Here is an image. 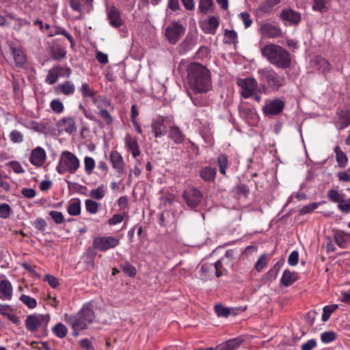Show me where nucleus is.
<instances>
[{"label": "nucleus", "mask_w": 350, "mask_h": 350, "mask_svg": "<svg viewBox=\"0 0 350 350\" xmlns=\"http://www.w3.org/2000/svg\"><path fill=\"white\" fill-rule=\"evenodd\" d=\"M187 72L189 86L195 93H206L212 89L211 72L206 66L191 62L187 66Z\"/></svg>", "instance_id": "nucleus-1"}, {"label": "nucleus", "mask_w": 350, "mask_h": 350, "mask_svg": "<svg viewBox=\"0 0 350 350\" xmlns=\"http://www.w3.org/2000/svg\"><path fill=\"white\" fill-rule=\"evenodd\" d=\"M261 53L270 64L278 68L286 69L291 67V54L280 45L268 44L261 49Z\"/></svg>", "instance_id": "nucleus-2"}, {"label": "nucleus", "mask_w": 350, "mask_h": 350, "mask_svg": "<svg viewBox=\"0 0 350 350\" xmlns=\"http://www.w3.org/2000/svg\"><path fill=\"white\" fill-rule=\"evenodd\" d=\"M258 80L263 91H278L285 83V78L279 75L272 68L259 69L257 72Z\"/></svg>", "instance_id": "nucleus-3"}, {"label": "nucleus", "mask_w": 350, "mask_h": 350, "mask_svg": "<svg viewBox=\"0 0 350 350\" xmlns=\"http://www.w3.org/2000/svg\"><path fill=\"white\" fill-rule=\"evenodd\" d=\"M65 321L72 328L85 329L88 324L93 322L95 316L94 312L90 304L84 305L79 312L74 315H64Z\"/></svg>", "instance_id": "nucleus-4"}, {"label": "nucleus", "mask_w": 350, "mask_h": 350, "mask_svg": "<svg viewBox=\"0 0 350 350\" xmlns=\"http://www.w3.org/2000/svg\"><path fill=\"white\" fill-rule=\"evenodd\" d=\"M185 31V28L179 22L173 21L165 29V35L170 44H176Z\"/></svg>", "instance_id": "nucleus-5"}, {"label": "nucleus", "mask_w": 350, "mask_h": 350, "mask_svg": "<svg viewBox=\"0 0 350 350\" xmlns=\"http://www.w3.org/2000/svg\"><path fill=\"white\" fill-rule=\"evenodd\" d=\"M183 197L187 205L191 208H194L200 204L202 194L199 189L195 187H189L184 191Z\"/></svg>", "instance_id": "nucleus-6"}, {"label": "nucleus", "mask_w": 350, "mask_h": 350, "mask_svg": "<svg viewBox=\"0 0 350 350\" xmlns=\"http://www.w3.org/2000/svg\"><path fill=\"white\" fill-rule=\"evenodd\" d=\"M118 239L113 237H99L93 240V247L100 251H106L114 248L119 244Z\"/></svg>", "instance_id": "nucleus-7"}, {"label": "nucleus", "mask_w": 350, "mask_h": 350, "mask_svg": "<svg viewBox=\"0 0 350 350\" xmlns=\"http://www.w3.org/2000/svg\"><path fill=\"white\" fill-rule=\"evenodd\" d=\"M60 159L70 174H75L80 167L79 159L71 152L64 151L61 154Z\"/></svg>", "instance_id": "nucleus-8"}, {"label": "nucleus", "mask_w": 350, "mask_h": 350, "mask_svg": "<svg viewBox=\"0 0 350 350\" xmlns=\"http://www.w3.org/2000/svg\"><path fill=\"white\" fill-rule=\"evenodd\" d=\"M285 107V102L279 98L268 101L262 107V111L266 116H277L282 113Z\"/></svg>", "instance_id": "nucleus-9"}, {"label": "nucleus", "mask_w": 350, "mask_h": 350, "mask_svg": "<svg viewBox=\"0 0 350 350\" xmlns=\"http://www.w3.org/2000/svg\"><path fill=\"white\" fill-rule=\"evenodd\" d=\"M237 84L241 88V95L245 98H250L258 85L256 80L254 78L240 79Z\"/></svg>", "instance_id": "nucleus-10"}, {"label": "nucleus", "mask_w": 350, "mask_h": 350, "mask_svg": "<svg viewBox=\"0 0 350 350\" xmlns=\"http://www.w3.org/2000/svg\"><path fill=\"white\" fill-rule=\"evenodd\" d=\"M50 321V315L49 314H42V315H36L31 314L27 316L25 321V326L26 328L31 332L36 331L38 327L42 323H45L47 324Z\"/></svg>", "instance_id": "nucleus-11"}, {"label": "nucleus", "mask_w": 350, "mask_h": 350, "mask_svg": "<svg viewBox=\"0 0 350 350\" xmlns=\"http://www.w3.org/2000/svg\"><path fill=\"white\" fill-rule=\"evenodd\" d=\"M312 64L317 70L323 75H327L332 70L329 62L321 55L314 56L312 59Z\"/></svg>", "instance_id": "nucleus-12"}, {"label": "nucleus", "mask_w": 350, "mask_h": 350, "mask_svg": "<svg viewBox=\"0 0 350 350\" xmlns=\"http://www.w3.org/2000/svg\"><path fill=\"white\" fill-rule=\"evenodd\" d=\"M109 161L117 174L119 176L122 175L124 170V161L121 154L117 150H112L109 154Z\"/></svg>", "instance_id": "nucleus-13"}, {"label": "nucleus", "mask_w": 350, "mask_h": 350, "mask_svg": "<svg viewBox=\"0 0 350 350\" xmlns=\"http://www.w3.org/2000/svg\"><path fill=\"white\" fill-rule=\"evenodd\" d=\"M46 159V154L44 148L38 146L32 150L29 161L36 167H41L44 165Z\"/></svg>", "instance_id": "nucleus-14"}, {"label": "nucleus", "mask_w": 350, "mask_h": 350, "mask_svg": "<svg viewBox=\"0 0 350 350\" xmlns=\"http://www.w3.org/2000/svg\"><path fill=\"white\" fill-rule=\"evenodd\" d=\"M260 31L262 36L269 38L281 37L282 30L280 27L270 23H265L260 26Z\"/></svg>", "instance_id": "nucleus-15"}, {"label": "nucleus", "mask_w": 350, "mask_h": 350, "mask_svg": "<svg viewBox=\"0 0 350 350\" xmlns=\"http://www.w3.org/2000/svg\"><path fill=\"white\" fill-rule=\"evenodd\" d=\"M59 131H65L68 133H72L77 131L75 120L72 117H64L57 123Z\"/></svg>", "instance_id": "nucleus-16"}, {"label": "nucleus", "mask_w": 350, "mask_h": 350, "mask_svg": "<svg viewBox=\"0 0 350 350\" xmlns=\"http://www.w3.org/2000/svg\"><path fill=\"white\" fill-rule=\"evenodd\" d=\"M107 18L109 21V24L115 28H118L123 24L122 19L121 18V13L115 6H111L108 9Z\"/></svg>", "instance_id": "nucleus-17"}, {"label": "nucleus", "mask_w": 350, "mask_h": 350, "mask_svg": "<svg viewBox=\"0 0 350 350\" xmlns=\"http://www.w3.org/2000/svg\"><path fill=\"white\" fill-rule=\"evenodd\" d=\"M152 131L155 137H161L167 132L165 125V118L160 116L151 124Z\"/></svg>", "instance_id": "nucleus-18"}, {"label": "nucleus", "mask_w": 350, "mask_h": 350, "mask_svg": "<svg viewBox=\"0 0 350 350\" xmlns=\"http://www.w3.org/2000/svg\"><path fill=\"white\" fill-rule=\"evenodd\" d=\"M125 146L128 151L131 152L133 157L137 158L140 155L141 151L136 138L130 135H126L124 138Z\"/></svg>", "instance_id": "nucleus-19"}, {"label": "nucleus", "mask_w": 350, "mask_h": 350, "mask_svg": "<svg viewBox=\"0 0 350 350\" xmlns=\"http://www.w3.org/2000/svg\"><path fill=\"white\" fill-rule=\"evenodd\" d=\"M13 288L10 282L6 279L0 281V298L10 300L12 297Z\"/></svg>", "instance_id": "nucleus-20"}, {"label": "nucleus", "mask_w": 350, "mask_h": 350, "mask_svg": "<svg viewBox=\"0 0 350 350\" xmlns=\"http://www.w3.org/2000/svg\"><path fill=\"white\" fill-rule=\"evenodd\" d=\"M56 94H63L66 96L72 95L75 92V86L70 81H66L59 83L55 88Z\"/></svg>", "instance_id": "nucleus-21"}, {"label": "nucleus", "mask_w": 350, "mask_h": 350, "mask_svg": "<svg viewBox=\"0 0 350 350\" xmlns=\"http://www.w3.org/2000/svg\"><path fill=\"white\" fill-rule=\"evenodd\" d=\"M217 174L215 167L206 166L202 167L199 172L200 177L205 182H214Z\"/></svg>", "instance_id": "nucleus-22"}, {"label": "nucleus", "mask_w": 350, "mask_h": 350, "mask_svg": "<svg viewBox=\"0 0 350 350\" xmlns=\"http://www.w3.org/2000/svg\"><path fill=\"white\" fill-rule=\"evenodd\" d=\"M336 243L341 248H350V234L336 232L334 234Z\"/></svg>", "instance_id": "nucleus-23"}, {"label": "nucleus", "mask_w": 350, "mask_h": 350, "mask_svg": "<svg viewBox=\"0 0 350 350\" xmlns=\"http://www.w3.org/2000/svg\"><path fill=\"white\" fill-rule=\"evenodd\" d=\"M280 17L291 24H297L301 20V15L291 9L282 10Z\"/></svg>", "instance_id": "nucleus-24"}, {"label": "nucleus", "mask_w": 350, "mask_h": 350, "mask_svg": "<svg viewBox=\"0 0 350 350\" xmlns=\"http://www.w3.org/2000/svg\"><path fill=\"white\" fill-rule=\"evenodd\" d=\"M66 51L65 47L62 45L55 44L53 42V45L51 47V56L53 59L60 61L61 59L66 57Z\"/></svg>", "instance_id": "nucleus-25"}, {"label": "nucleus", "mask_w": 350, "mask_h": 350, "mask_svg": "<svg viewBox=\"0 0 350 350\" xmlns=\"http://www.w3.org/2000/svg\"><path fill=\"white\" fill-rule=\"evenodd\" d=\"M216 163L218 166L219 173L224 176H227L226 171L230 166L228 156L225 154H219L216 159Z\"/></svg>", "instance_id": "nucleus-26"}, {"label": "nucleus", "mask_w": 350, "mask_h": 350, "mask_svg": "<svg viewBox=\"0 0 350 350\" xmlns=\"http://www.w3.org/2000/svg\"><path fill=\"white\" fill-rule=\"evenodd\" d=\"M56 35H62L65 36L70 42L71 46L75 44V40L71 34H70L64 28L59 26H54L49 31L48 36L53 37Z\"/></svg>", "instance_id": "nucleus-27"}, {"label": "nucleus", "mask_w": 350, "mask_h": 350, "mask_svg": "<svg viewBox=\"0 0 350 350\" xmlns=\"http://www.w3.org/2000/svg\"><path fill=\"white\" fill-rule=\"evenodd\" d=\"M169 137L177 144H182L185 139V135L176 126H173L170 128Z\"/></svg>", "instance_id": "nucleus-28"}, {"label": "nucleus", "mask_w": 350, "mask_h": 350, "mask_svg": "<svg viewBox=\"0 0 350 350\" xmlns=\"http://www.w3.org/2000/svg\"><path fill=\"white\" fill-rule=\"evenodd\" d=\"M219 18L216 16H211L208 21L204 25V31L206 33L215 34L219 27Z\"/></svg>", "instance_id": "nucleus-29"}, {"label": "nucleus", "mask_w": 350, "mask_h": 350, "mask_svg": "<svg viewBox=\"0 0 350 350\" xmlns=\"http://www.w3.org/2000/svg\"><path fill=\"white\" fill-rule=\"evenodd\" d=\"M280 3V0H265L259 5L257 11L261 14H267L271 12L273 8Z\"/></svg>", "instance_id": "nucleus-30"}, {"label": "nucleus", "mask_w": 350, "mask_h": 350, "mask_svg": "<svg viewBox=\"0 0 350 350\" xmlns=\"http://www.w3.org/2000/svg\"><path fill=\"white\" fill-rule=\"evenodd\" d=\"M334 152L336 154V160L338 166L342 168L345 167L347 165L349 161L347 156L338 146H336L334 148Z\"/></svg>", "instance_id": "nucleus-31"}, {"label": "nucleus", "mask_w": 350, "mask_h": 350, "mask_svg": "<svg viewBox=\"0 0 350 350\" xmlns=\"http://www.w3.org/2000/svg\"><path fill=\"white\" fill-rule=\"evenodd\" d=\"M12 53L16 66L22 67L26 62V57L22 49L19 48H13Z\"/></svg>", "instance_id": "nucleus-32"}, {"label": "nucleus", "mask_w": 350, "mask_h": 350, "mask_svg": "<svg viewBox=\"0 0 350 350\" xmlns=\"http://www.w3.org/2000/svg\"><path fill=\"white\" fill-rule=\"evenodd\" d=\"M79 90L83 98H90L92 99L94 102L96 101L95 96L96 91L91 88L89 83H83Z\"/></svg>", "instance_id": "nucleus-33"}, {"label": "nucleus", "mask_w": 350, "mask_h": 350, "mask_svg": "<svg viewBox=\"0 0 350 350\" xmlns=\"http://www.w3.org/2000/svg\"><path fill=\"white\" fill-rule=\"evenodd\" d=\"M57 69H61L60 68H55L54 66L51 69L49 70L48 75L45 79V82L49 85H53L55 83L59 77V72Z\"/></svg>", "instance_id": "nucleus-34"}, {"label": "nucleus", "mask_w": 350, "mask_h": 350, "mask_svg": "<svg viewBox=\"0 0 350 350\" xmlns=\"http://www.w3.org/2000/svg\"><path fill=\"white\" fill-rule=\"evenodd\" d=\"M295 281V274L289 270L286 269L281 278V283L285 286L291 285Z\"/></svg>", "instance_id": "nucleus-35"}, {"label": "nucleus", "mask_w": 350, "mask_h": 350, "mask_svg": "<svg viewBox=\"0 0 350 350\" xmlns=\"http://www.w3.org/2000/svg\"><path fill=\"white\" fill-rule=\"evenodd\" d=\"M52 331L53 334L59 338H64L68 334V329L65 325L62 323H59L55 325L53 328Z\"/></svg>", "instance_id": "nucleus-36"}, {"label": "nucleus", "mask_w": 350, "mask_h": 350, "mask_svg": "<svg viewBox=\"0 0 350 350\" xmlns=\"http://www.w3.org/2000/svg\"><path fill=\"white\" fill-rule=\"evenodd\" d=\"M225 43L236 44L238 42V36L234 30L226 29L224 32Z\"/></svg>", "instance_id": "nucleus-37"}, {"label": "nucleus", "mask_w": 350, "mask_h": 350, "mask_svg": "<svg viewBox=\"0 0 350 350\" xmlns=\"http://www.w3.org/2000/svg\"><path fill=\"white\" fill-rule=\"evenodd\" d=\"M213 5V0H200L198 7L199 12L202 14H206Z\"/></svg>", "instance_id": "nucleus-38"}, {"label": "nucleus", "mask_w": 350, "mask_h": 350, "mask_svg": "<svg viewBox=\"0 0 350 350\" xmlns=\"http://www.w3.org/2000/svg\"><path fill=\"white\" fill-rule=\"evenodd\" d=\"M120 269L125 274L130 277H134L137 273L135 267L128 262L121 264Z\"/></svg>", "instance_id": "nucleus-39"}, {"label": "nucleus", "mask_w": 350, "mask_h": 350, "mask_svg": "<svg viewBox=\"0 0 350 350\" xmlns=\"http://www.w3.org/2000/svg\"><path fill=\"white\" fill-rule=\"evenodd\" d=\"M338 306L337 304H333L330 306H326L323 309L322 321H327L332 312H334Z\"/></svg>", "instance_id": "nucleus-40"}, {"label": "nucleus", "mask_w": 350, "mask_h": 350, "mask_svg": "<svg viewBox=\"0 0 350 350\" xmlns=\"http://www.w3.org/2000/svg\"><path fill=\"white\" fill-rule=\"evenodd\" d=\"M68 212L70 215L72 216H77L79 215L81 212L80 202L79 200L72 202L68 207Z\"/></svg>", "instance_id": "nucleus-41"}, {"label": "nucleus", "mask_w": 350, "mask_h": 350, "mask_svg": "<svg viewBox=\"0 0 350 350\" xmlns=\"http://www.w3.org/2000/svg\"><path fill=\"white\" fill-rule=\"evenodd\" d=\"M20 300L31 309L35 308L37 306L36 300L34 298H32L26 295H22L20 297Z\"/></svg>", "instance_id": "nucleus-42"}, {"label": "nucleus", "mask_w": 350, "mask_h": 350, "mask_svg": "<svg viewBox=\"0 0 350 350\" xmlns=\"http://www.w3.org/2000/svg\"><path fill=\"white\" fill-rule=\"evenodd\" d=\"M84 165L85 172L88 174H92L95 167L94 159L90 157H85L84 158Z\"/></svg>", "instance_id": "nucleus-43"}, {"label": "nucleus", "mask_w": 350, "mask_h": 350, "mask_svg": "<svg viewBox=\"0 0 350 350\" xmlns=\"http://www.w3.org/2000/svg\"><path fill=\"white\" fill-rule=\"evenodd\" d=\"M327 196L330 201L336 203H340L343 199V196L335 189H329L327 192Z\"/></svg>", "instance_id": "nucleus-44"}, {"label": "nucleus", "mask_w": 350, "mask_h": 350, "mask_svg": "<svg viewBox=\"0 0 350 350\" xmlns=\"http://www.w3.org/2000/svg\"><path fill=\"white\" fill-rule=\"evenodd\" d=\"M312 10L324 12L327 10L326 0H313Z\"/></svg>", "instance_id": "nucleus-45"}, {"label": "nucleus", "mask_w": 350, "mask_h": 350, "mask_svg": "<svg viewBox=\"0 0 350 350\" xmlns=\"http://www.w3.org/2000/svg\"><path fill=\"white\" fill-rule=\"evenodd\" d=\"M321 204V202L310 203L308 205L303 206L299 210V213L301 215H305V214L310 213L314 211L316 208H317Z\"/></svg>", "instance_id": "nucleus-46"}, {"label": "nucleus", "mask_w": 350, "mask_h": 350, "mask_svg": "<svg viewBox=\"0 0 350 350\" xmlns=\"http://www.w3.org/2000/svg\"><path fill=\"white\" fill-rule=\"evenodd\" d=\"M90 196L96 200H100L105 196V189L103 186H99L96 189L90 191Z\"/></svg>", "instance_id": "nucleus-47"}, {"label": "nucleus", "mask_w": 350, "mask_h": 350, "mask_svg": "<svg viewBox=\"0 0 350 350\" xmlns=\"http://www.w3.org/2000/svg\"><path fill=\"white\" fill-rule=\"evenodd\" d=\"M85 208L89 213L94 214L98 211V204L92 200L88 199L85 200Z\"/></svg>", "instance_id": "nucleus-48"}, {"label": "nucleus", "mask_w": 350, "mask_h": 350, "mask_svg": "<svg viewBox=\"0 0 350 350\" xmlns=\"http://www.w3.org/2000/svg\"><path fill=\"white\" fill-rule=\"evenodd\" d=\"M6 165L10 166L12 169V170L16 174L25 173V170L21 165V163L16 161H10Z\"/></svg>", "instance_id": "nucleus-49"}, {"label": "nucleus", "mask_w": 350, "mask_h": 350, "mask_svg": "<svg viewBox=\"0 0 350 350\" xmlns=\"http://www.w3.org/2000/svg\"><path fill=\"white\" fill-rule=\"evenodd\" d=\"M50 106L53 111L57 113H62L64 108L63 103L57 99L53 100L51 102Z\"/></svg>", "instance_id": "nucleus-50"}, {"label": "nucleus", "mask_w": 350, "mask_h": 350, "mask_svg": "<svg viewBox=\"0 0 350 350\" xmlns=\"http://www.w3.org/2000/svg\"><path fill=\"white\" fill-rule=\"evenodd\" d=\"M249 193H250L249 188L245 185L241 184V183L237 185V188H236V194L239 197L242 196L245 198L247 196Z\"/></svg>", "instance_id": "nucleus-51"}, {"label": "nucleus", "mask_w": 350, "mask_h": 350, "mask_svg": "<svg viewBox=\"0 0 350 350\" xmlns=\"http://www.w3.org/2000/svg\"><path fill=\"white\" fill-rule=\"evenodd\" d=\"M336 338V334L334 332H326L321 334V339L323 342H330L334 340Z\"/></svg>", "instance_id": "nucleus-52"}, {"label": "nucleus", "mask_w": 350, "mask_h": 350, "mask_svg": "<svg viewBox=\"0 0 350 350\" xmlns=\"http://www.w3.org/2000/svg\"><path fill=\"white\" fill-rule=\"evenodd\" d=\"M44 280L47 282L48 284L53 288H57L59 285V280L52 275L46 274L44 276Z\"/></svg>", "instance_id": "nucleus-53"}, {"label": "nucleus", "mask_w": 350, "mask_h": 350, "mask_svg": "<svg viewBox=\"0 0 350 350\" xmlns=\"http://www.w3.org/2000/svg\"><path fill=\"white\" fill-rule=\"evenodd\" d=\"M215 310L219 317H226L230 313V310L228 308L224 307L221 305H215Z\"/></svg>", "instance_id": "nucleus-54"}, {"label": "nucleus", "mask_w": 350, "mask_h": 350, "mask_svg": "<svg viewBox=\"0 0 350 350\" xmlns=\"http://www.w3.org/2000/svg\"><path fill=\"white\" fill-rule=\"evenodd\" d=\"M11 211L10 206L6 203L0 204V217L4 219L10 216Z\"/></svg>", "instance_id": "nucleus-55"}, {"label": "nucleus", "mask_w": 350, "mask_h": 350, "mask_svg": "<svg viewBox=\"0 0 350 350\" xmlns=\"http://www.w3.org/2000/svg\"><path fill=\"white\" fill-rule=\"evenodd\" d=\"M83 4H84V0H70V8L79 13L82 12L81 7Z\"/></svg>", "instance_id": "nucleus-56"}, {"label": "nucleus", "mask_w": 350, "mask_h": 350, "mask_svg": "<svg viewBox=\"0 0 350 350\" xmlns=\"http://www.w3.org/2000/svg\"><path fill=\"white\" fill-rule=\"evenodd\" d=\"M10 139L14 143H21L23 141L22 133L16 130L12 131L10 135Z\"/></svg>", "instance_id": "nucleus-57"}, {"label": "nucleus", "mask_w": 350, "mask_h": 350, "mask_svg": "<svg viewBox=\"0 0 350 350\" xmlns=\"http://www.w3.org/2000/svg\"><path fill=\"white\" fill-rule=\"evenodd\" d=\"M267 265V257L265 254H262L255 264V269L260 271Z\"/></svg>", "instance_id": "nucleus-58"}, {"label": "nucleus", "mask_w": 350, "mask_h": 350, "mask_svg": "<svg viewBox=\"0 0 350 350\" xmlns=\"http://www.w3.org/2000/svg\"><path fill=\"white\" fill-rule=\"evenodd\" d=\"M99 116L104 120L106 124H111L112 123V117L107 109H100L99 111Z\"/></svg>", "instance_id": "nucleus-59"}, {"label": "nucleus", "mask_w": 350, "mask_h": 350, "mask_svg": "<svg viewBox=\"0 0 350 350\" xmlns=\"http://www.w3.org/2000/svg\"><path fill=\"white\" fill-rule=\"evenodd\" d=\"M239 17L244 23L245 27L248 28L252 23V20L250 18V16L247 12H241L239 14Z\"/></svg>", "instance_id": "nucleus-60"}, {"label": "nucleus", "mask_w": 350, "mask_h": 350, "mask_svg": "<svg viewBox=\"0 0 350 350\" xmlns=\"http://www.w3.org/2000/svg\"><path fill=\"white\" fill-rule=\"evenodd\" d=\"M299 260V253L297 251L292 252L288 258V262L291 266H295L297 264Z\"/></svg>", "instance_id": "nucleus-61"}, {"label": "nucleus", "mask_w": 350, "mask_h": 350, "mask_svg": "<svg viewBox=\"0 0 350 350\" xmlns=\"http://www.w3.org/2000/svg\"><path fill=\"white\" fill-rule=\"evenodd\" d=\"M29 23L25 18H18L16 21H15V24L14 25V29L15 30L19 31L21 30L24 26L29 25Z\"/></svg>", "instance_id": "nucleus-62"}, {"label": "nucleus", "mask_w": 350, "mask_h": 350, "mask_svg": "<svg viewBox=\"0 0 350 350\" xmlns=\"http://www.w3.org/2000/svg\"><path fill=\"white\" fill-rule=\"evenodd\" d=\"M97 61L101 64H106L108 63V55L101 51H98L96 55Z\"/></svg>", "instance_id": "nucleus-63"}, {"label": "nucleus", "mask_w": 350, "mask_h": 350, "mask_svg": "<svg viewBox=\"0 0 350 350\" xmlns=\"http://www.w3.org/2000/svg\"><path fill=\"white\" fill-rule=\"evenodd\" d=\"M317 314V312L314 310L308 312L305 317L307 323L310 325H312L314 323Z\"/></svg>", "instance_id": "nucleus-64"}]
</instances>
